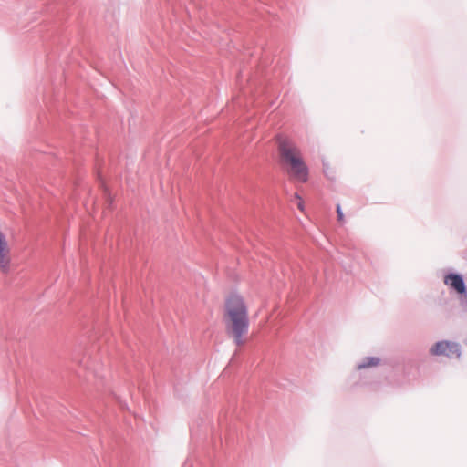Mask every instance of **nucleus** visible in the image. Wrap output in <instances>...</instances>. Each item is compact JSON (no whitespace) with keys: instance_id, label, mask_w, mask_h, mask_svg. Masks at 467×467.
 <instances>
[{"instance_id":"7ed1b4c3","label":"nucleus","mask_w":467,"mask_h":467,"mask_svg":"<svg viewBox=\"0 0 467 467\" xmlns=\"http://www.w3.org/2000/svg\"><path fill=\"white\" fill-rule=\"evenodd\" d=\"M432 355H444L447 357L459 358L460 348L458 344L450 341H441L436 343L430 350Z\"/></svg>"},{"instance_id":"39448f33","label":"nucleus","mask_w":467,"mask_h":467,"mask_svg":"<svg viewBox=\"0 0 467 467\" xmlns=\"http://www.w3.org/2000/svg\"><path fill=\"white\" fill-rule=\"evenodd\" d=\"M288 173L296 180L306 182L308 178V170L305 162L302 161L289 168Z\"/></svg>"},{"instance_id":"423d86ee","label":"nucleus","mask_w":467,"mask_h":467,"mask_svg":"<svg viewBox=\"0 0 467 467\" xmlns=\"http://www.w3.org/2000/svg\"><path fill=\"white\" fill-rule=\"evenodd\" d=\"M444 283L455 289L459 294L465 293V285L461 275L456 274H450L445 276Z\"/></svg>"},{"instance_id":"0eeeda50","label":"nucleus","mask_w":467,"mask_h":467,"mask_svg":"<svg viewBox=\"0 0 467 467\" xmlns=\"http://www.w3.org/2000/svg\"><path fill=\"white\" fill-rule=\"evenodd\" d=\"M379 364V359L375 357L367 358L362 363L358 364V369H364L371 367H376Z\"/></svg>"},{"instance_id":"20e7f679","label":"nucleus","mask_w":467,"mask_h":467,"mask_svg":"<svg viewBox=\"0 0 467 467\" xmlns=\"http://www.w3.org/2000/svg\"><path fill=\"white\" fill-rule=\"evenodd\" d=\"M10 265V249L4 234L0 232V270L6 273Z\"/></svg>"},{"instance_id":"f03ea898","label":"nucleus","mask_w":467,"mask_h":467,"mask_svg":"<svg viewBox=\"0 0 467 467\" xmlns=\"http://www.w3.org/2000/svg\"><path fill=\"white\" fill-rule=\"evenodd\" d=\"M277 140L281 160L289 168L303 161L299 150L292 141L283 136H278Z\"/></svg>"},{"instance_id":"6e6552de","label":"nucleus","mask_w":467,"mask_h":467,"mask_svg":"<svg viewBox=\"0 0 467 467\" xmlns=\"http://www.w3.org/2000/svg\"><path fill=\"white\" fill-rule=\"evenodd\" d=\"M337 221L340 223H343L345 222V217H344L340 204L337 205Z\"/></svg>"},{"instance_id":"1a4fd4ad","label":"nucleus","mask_w":467,"mask_h":467,"mask_svg":"<svg viewBox=\"0 0 467 467\" xmlns=\"http://www.w3.org/2000/svg\"><path fill=\"white\" fill-rule=\"evenodd\" d=\"M295 198L296 200L297 208L300 211H303L304 210V202H303L302 198L297 193L295 194Z\"/></svg>"},{"instance_id":"f257e3e1","label":"nucleus","mask_w":467,"mask_h":467,"mask_svg":"<svg viewBox=\"0 0 467 467\" xmlns=\"http://www.w3.org/2000/svg\"><path fill=\"white\" fill-rule=\"evenodd\" d=\"M223 320L227 332L233 336L236 344H242L243 336L248 329V309L244 297L232 293L224 305Z\"/></svg>"}]
</instances>
